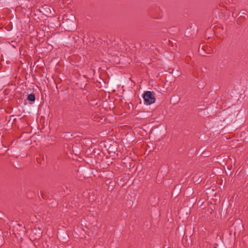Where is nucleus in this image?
<instances>
[{"mask_svg":"<svg viewBox=\"0 0 248 248\" xmlns=\"http://www.w3.org/2000/svg\"><path fill=\"white\" fill-rule=\"evenodd\" d=\"M203 46H202V49H203L204 51H206V50H205V49H203Z\"/></svg>","mask_w":248,"mask_h":248,"instance_id":"nucleus-6","label":"nucleus"},{"mask_svg":"<svg viewBox=\"0 0 248 248\" xmlns=\"http://www.w3.org/2000/svg\"><path fill=\"white\" fill-rule=\"evenodd\" d=\"M27 99L28 101H30L31 102H34L35 100V94L33 93L28 94Z\"/></svg>","mask_w":248,"mask_h":248,"instance_id":"nucleus-3","label":"nucleus"},{"mask_svg":"<svg viewBox=\"0 0 248 248\" xmlns=\"http://www.w3.org/2000/svg\"><path fill=\"white\" fill-rule=\"evenodd\" d=\"M215 245L216 246L215 247H214V248H217V246H218V245L217 244H215Z\"/></svg>","mask_w":248,"mask_h":248,"instance_id":"nucleus-5","label":"nucleus"},{"mask_svg":"<svg viewBox=\"0 0 248 248\" xmlns=\"http://www.w3.org/2000/svg\"><path fill=\"white\" fill-rule=\"evenodd\" d=\"M144 103L146 105H151L155 102V93L151 91H147L143 95Z\"/></svg>","mask_w":248,"mask_h":248,"instance_id":"nucleus-1","label":"nucleus"},{"mask_svg":"<svg viewBox=\"0 0 248 248\" xmlns=\"http://www.w3.org/2000/svg\"><path fill=\"white\" fill-rule=\"evenodd\" d=\"M200 47H201V46H200L199 50V51L200 53H201V52H200Z\"/></svg>","mask_w":248,"mask_h":248,"instance_id":"nucleus-7","label":"nucleus"},{"mask_svg":"<svg viewBox=\"0 0 248 248\" xmlns=\"http://www.w3.org/2000/svg\"><path fill=\"white\" fill-rule=\"evenodd\" d=\"M239 14H241L240 17L243 18L244 19H246V17L244 16V15H246V13L245 12H240Z\"/></svg>","mask_w":248,"mask_h":248,"instance_id":"nucleus-4","label":"nucleus"},{"mask_svg":"<svg viewBox=\"0 0 248 248\" xmlns=\"http://www.w3.org/2000/svg\"><path fill=\"white\" fill-rule=\"evenodd\" d=\"M148 12L149 15L154 18H159L160 16V9L157 6L150 8Z\"/></svg>","mask_w":248,"mask_h":248,"instance_id":"nucleus-2","label":"nucleus"}]
</instances>
